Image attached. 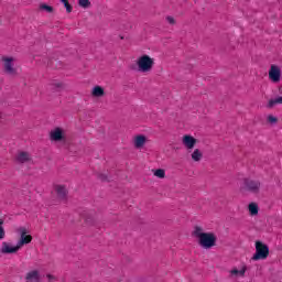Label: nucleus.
Listing matches in <instances>:
<instances>
[{
    "label": "nucleus",
    "mask_w": 282,
    "mask_h": 282,
    "mask_svg": "<svg viewBox=\"0 0 282 282\" xmlns=\"http://www.w3.org/2000/svg\"><path fill=\"white\" fill-rule=\"evenodd\" d=\"M193 236L197 239L198 245L204 250H210L217 246V236L214 232H205L203 227L195 226Z\"/></svg>",
    "instance_id": "obj_1"
},
{
    "label": "nucleus",
    "mask_w": 282,
    "mask_h": 282,
    "mask_svg": "<svg viewBox=\"0 0 282 282\" xmlns=\"http://www.w3.org/2000/svg\"><path fill=\"white\" fill-rule=\"evenodd\" d=\"M240 191L243 193H253V195H257V193H260L261 191V181L259 178L245 177L242 180Z\"/></svg>",
    "instance_id": "obj_2"
},
{
    "label": "nucleus",
    "mask_w": 282,
    "mask_h": 282,
    "mask_svg": "<svg viewBox=\"0 0 282 282\" xmlns=\"http://www.w3.org/2000/svg\"><path fill=\"white\" fill-rule=\"evenodd\" d=\"M153 65H155V59L147 54L137 59L138 72H141L142 74L151 72V69H153Z\"/></svg>",
    "instance_id": "obj_3"
},
{
    "label": "nucleus",
    "mask_w": 282,
    "mask_h": 282,
    "mask_svg": "<svg viewBox=\"0 0 282 282\" xmlns=\"http://www.w3.org/2000/svg\"><path fill=\"white\" fill-rule=\"evenodd\" d=\"M270 257V247L262 241H256V253L252 256V261H263Z\"/></svg>",
    "instance_id": "obj_4"
},
{
    "label": "nucleus",
    "mask_w": 282,
    "mask_h": 282,
    "mask_svg": "<svg viewBox=\"0 0 282 282\" xmlns=\"http://www.w3.org/2000/svg\"><path fill=\"white\" fill-rule=\"evenodd\" d=\"M1 61L3 63L6 74H9L10 76H14V74H17V68H14V57L3 56Z\"/></svg>",
    "instance_id": "obj_5"
},
{
    "label": "nucleus",
    "mask_w": 282,
    "mask_h": 282,
    "mask_svg": "<svg viewBox=\"0 0 282 282\" xmlns=\"http://www.w3.org/2000/svg\"><path fill=\"white\" fill-rule=\"evenodd\" d=\"M50 139L52 142H65L67 138L65 137V131L63 128H55L50 132Z\"/></svg>",
    "instance_id": "obj_6"
},
{
    "label": "nucleus",
    "mask_w": 282,
    "mask_h": 282,
    "mask_svg": "<svg viewBox=\"0 0 282 282\" xmlns=\"http://www.w3.org/2000/svg\"><path fill=\"white\" fill-rule=\"evenodd\" d=\"M20 240L18 242V247L23 248V246H28V243H32V235H28V229L25 227H21L19 229Z\"/></svg>",
    "instance_id": "obj_7"
},
{
    "label": "nucleus",
    "mask_w": 282,
    "mask_h": 282,
    "mask_svg": "<svg viewBox=\"0 0 282 282\" xmlns=\"http://www.w3.org/2000/svg\"><path fill=\"white\" fill-rule=\"evenodd\" d=\"M269 78L271 83H281V68L276 65H271L269 69Z\"/></svg>",
    "instance_id": "obj_8"
},
{
    "label": "nucleus",
    "mask_w": 282,
    "mask_h": 282,
    "mask_svg": "<svg viewBox=\"0 0 282 282\" xmlns=\"http://www.w3.org/2000/svg\"><path fill=\"white\" fill-rule=\"evenodd\" d=\"M21 250V247L17 245L15 247H12L8 242H2L1 252L2 254H14Z\"/></svg>",
    "instance_id": "obj_9"
},
{
    "label": "nucleus",
    "mask_w": 282,
    "mask_h": 282,
    "mask_svg": "<svg viewBox=\"0 0 282 282\" xmlns=\"http://www.w3.org/2000/svg\"><path fill=\"white\" fill-rule=\"evenodd\" d=\"M182 142L185 148H187L188 150H193V149H195V145L197 144V139H195L191 134H185L182 139Z\"/></svg>",
    "instance_id": "obj_10"
},
{
    "label": "nucleus",
    "mask_w": 282,
    "mask_h": 282,
    "mask_svg": "<svg viewBox=\"0 0 282 282\" xmlns=\"http://www.w3.org/2000/svg\"><path fill=\"white\" fill-rule=\"evenodd\" d=\"M247 271H248V267L246 265H243L241 270H238L237 268H235L229 271V276L230 279H239V276L243 279V276H246Z\"/></svg>",
    "instance_id": "obj_11"
},
{
    "label": "nucleus",
    "mask_w": 282,
    "mask_h": 282,
    "mask_svg": "<svg viewBox=\"0 0 282 282\" xmlns=\"http://www.w3.org/2000/svg\"><path fill=\"white\" fill-rule=\"evenodd\" d=\"M26 282H41V273L37 270L29 271L25 275Z\"/></svg>",
    "instance_id": "obj_12"
},
{
    "label": "nucleus",
    "mask_w": 282,
    "mask_h": 282,
    "mask_svg": "<svg viewBox=\"0 0 282 282\" xmlns=\"http://www.w3.org/2000/svg\"><path fill=\"white\" fill-rule=\"evenodd\" d=\"M55 193L58 199L67 198V187H65L64 185H55Z\"/></svg>",
    "instance_id": "obj_13"
},
{
    "label": "nucleus",
    "mask_w": 282,
    "mask_h": 282,
    "mask_svg": "<svg viewBox=\"0 0 282 282\" xmlns=\"http://www.w3.org/2000/svg\"><path fill=\"white\" fill-rule=\"evenodd\" d=\"M134 148L135 149H142L144 144H147V137L144 134H139L134 137Z\"/></svg>",
    "instance_id": "obj_14"
},
{
    "label": "nucleus",
    "mask_w": 282,
    "mask_h": 282,
    "mask_svg": "<svg viewBox=\"0 0 282 282\" xmlns=\"http://www.w3.org/2000/svg\"><path fill=\"white\" fill-rule=\"evenodd\" d=\"M17 160L20 164H25L32 160V156L28 152H19Z\"/></svg>",
    "instance_id": "obj_15"
},
{
    "label": "nucleus",
    "mask_w": 282,
    "mask_h": 282,
    "mask_svg": "<svg viewBox=\"0 0 282 282\" xmlns=\"http://www.w3.org/2000/svg\"><path fill=\"white\" fill-rule=\"evenodd\" d=\"M91 96L94 98H102V96H105V88L101 86H95L91 90Z\"/></svg>",
    "instance_id": "obj_16"
},
{
    "label": "nucleus",
    "mask_w": 282,
    "mask_h": 282,
    "mask_svg": "<svg viewBox=\"0 0 282 282\" xmlns=\"http://www.w3.org/2000/svg\"><path fill=\"white\" fill-rule=\"evenodd\" d=\"M275 105H282V96L275 99H270L267 104V109H274Z\"/></svg>",
    "instance_id": "obj_17"
},
{
    "label": "nucleus",
    "mask_w": 282,
    "mask_h": 282,
    "mask_svg": "<svg viewBox=\"0 0 282 282\" xmlns=\"http://www.w3.org/2000/svg\"><path fill=\"white\" fill-rule=\"evenodd\" d=\"M202 158H204V154L200 152L199 149H195L192 153L193 162H202Z\"/></svg>",
    "instance_id": "obj_18"
},
{
    "label": "nucleus",
    "mask_w": 282,
    "mask_h": 282,
    "mask_svg": "<svg viewBox=\"0 0 282 282\" xmlns=\"http://www.w3.org/2000/svg\"><path fill=\"white\" fill-rule=\"evenodd\" d=\"M248 208L252 217H254V215H259V205H257V203H250Z\"/></svg>",
    "instance_id": "obj_19"
},
{
    "label": "nucleus",
    "mask_w": 282,
    "mask_h": 282,
    "mask_svg": "<svg viewBox=\"0 0 282 282\" xmlns=\"http://www.w3.org/2000/svg\"><path fill=\"white\" fill-rule=\"evenodd\" d=\"M50 87L53 91H61L63 89V83L54 80L50 84Z\"/></svg>",
    "instance_id": "obj_20"
},
{
    "label": "nucleus",
    "mask_w": 282,
    "mask_h": 282,
    "mask_svg": "<svg viewBox=\"0 0 282 282\" xmlns=\"http://www.w3.org/2000/svg\"><path fill=\"white\" fill-rule=\"evenodd\" d=\"M155 177H159V180H164L166 177V172L162 169H158L154 171Z\"/></svg>",
    "instance_id": "obj_21"
},
{
    "label": "nucleus",
    "mask_w": 282,
    "mask_h": 282,
    "mask_svg": "<svg viewBox=\"0 0 282 282\" xmlns=\"http://www.w3.org/2000/svg\"><path fill=\"white\" fill-rule=\"evenodd\" d=\"M6 239V228H3V219L0 218V241Z\"/></svg>",
    "instance_id": "obj_22"
},
{
    "label": "nucleus",
    "mask_w": 282,
    "mask_h": 282,
    "mask_svg": "<svg viewBox=\"0 0 282 282\" xmlns=\"http://www.w3.org/2000/svg\"><path fill=\"white\" fill-rule=\"evenodd\" d=\"M62 3H64V7L66 8V12L69 14L74 8L72 4H69V0H59Z\"/></svg>",
    "instance_id": "obj_23"
},
{
    "label": "nucleus",
    "mask_w": 282,
    "mask_h": 282,
    "mask_svg": "<svg viewBox=\"0 0 282 282\" xmlns=\"http://www.w3.org/2000/svg\"><path fill=\"white\" fill-rule=\"evenodd\" d=\"M40 10H45V12H48V13L54 12V8L47 4H40Z\"/></svg>",
    "instance_id": "obj_24"
},
{
    "label": "nucleus",
    "mask_w": 282,
    "mask_h": 282,
    "mask_svg": "<svg viewBox=\"0 0 282 282\" xmlns=\"http://www.w3.org/2000/svg\"><path fill=\"white\" fill-rule=\"evenodd\" d=\"M78 4L80 8H89L91 6V2L89 0H78Z\"/></svg>",
    "instance_id": "obj_25"
},
{
    "label": "nucleus",
    "mask_w": 282,
    "mask_h": 282,
    "mask_svg": "<svg viewBox=\"0 0 282 282\" xmlns=\"http://www.w3.org/2000/svg\"><path fill=\"white\" fill-rule=\"evenodd\" d=\"M268 122H270L271 124H274V123L279 122V119L276 117L270 115L268 117Z\"/></svg>",
    "instance_id": "obj_26"
},
{
    "label": "nucleus",
    "mask_w": 282,
    "mask_h": 282,
    "mask_svg": "<svg viewBox=\"0 0 282 282\" xmlns=\"http://www.w3.org/2000/svg\"><path fill=\"white\" fill-rule=\"evenodd\" d=\"M166 21L170 23V25H175V18L174 17L169 15L166 18Z\"/></svg>",
    "instance_id": "obj_27"
},
{
    "label": "nucleus",
    "mask_w": 282,
    "mask_h": 282,
    "mask_svg": "<svg viewBox=\"0 0 282 282\" xmlns=\"http://www.w3.org/2000/svg\"><path fill=\"white\" fill-rule=\"evenodd\" d=\"M46 279H47L48 281H55V280H56V278H55L54 275H52V274H47V275H46Z\"/></svg>",
    "instance_id": "obj_28"
},
{
    "label": "nucleus",
    "mask_w": 282,
    "mask_h": 282,
    "mask_svg": "<svg viewBox=\"0 0 282 282\" xmlns=\"http://www.w3.org/2000/svg\"><path fill=\"white\" fill-rule=\"evenodd\" d=\"M83 218L85 219V221L89 223V218L83 216Z\"/></svg>",
    "instance_id": "obj_29"
}]
</instances>
